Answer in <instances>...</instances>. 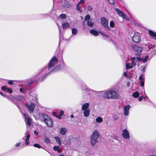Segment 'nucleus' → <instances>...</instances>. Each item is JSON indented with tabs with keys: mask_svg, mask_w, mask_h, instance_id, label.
I'll return each instance as SVG.
<instances>
[{
	"mask_svg": "<svg viewBox=\"0 0 156 156\" xmlns=\"http://www.w3.org/2000/svg\"><path fill=\"white\" fill-rule=\"evenodd\" d=\"M119 94L115 91L110 90L105 91L103 95V97L108 99H116L118 97Z\"/></svg>",
	"mask_w": 156,
	"mask_h": 156,
	"instance_id": "1",
	"label": "nucleus"
},
{
	"mask_svg": "<svg viewBox=\"0 0 156 156\" xmlns=\"http://www.w3.org/2000/svg\"><path fill=\"white\" fill-rule=\"evenodd\" d=\"M99 136V134L98 130H95L91 136L90 142L91 146H94L98 141V139Z\"/></svg>",
	"mask_w": 156,
	"mask_h": 156,
	"instance_id": "2",
	"label": "nucleus"
},
{
	"mask_svg": "<svg viewBox=\"0 0 156 156\" xmlns=\"http://www.w3.org/2000/svg\"><path fill=\"white\" fill-rule=\"evenodd\" d=\"M40 116L41 118H42L44 122L49 127H52L53 126L52 121L49 117L44 113H41L40 115Z\"/></svg>",
	"mask_w": 156,
	"mask_h": 156,
	"instance_id": "3",
	"label": "nucleus"
},
{
	"mask_svg": "<svg viewBox=\"0 0 156 156\" xmlns=\"http://www.w3.org/2000/svg\"><path fill=\"white\" fill-rule=\"evenodd\" d=\"M100 21L101 23L103 26L108 30L110 29V28L109 27L108 25V21L105 18L101 17L100 19Z\"/></svg>",
	"mask_w": 156,
	"mask_h": 156,
	"instance_id": "4",
	"label": "nucleus"
},
{
	"mask_svg": "<svg viewBox=\"0 0 156 156\" xmlns=\"http://www.w3.org/2000/svg\"><path fill=\"white\" fill-rule=\"evenodd\" d=\"M57 59L55 57H53L50 62L48 67V69H50L53 67L55 64L57 62Z\"/></svg>",
	"mask_w": 156,
	"mask_h": 156,
	"instance_id": "5",
	"label": "nucleus"
},
{
	"mask_svg": "<svg viewBox=\"0 0 156 156\" xmlns=\"http://www.w3.org/2000/svg\"><path fill=\"white\" fill-rule=\"evenodd\" d=\"M132 40L134 42L136 43H139L141 40L140 34L138 33L134 34V35L132 38Z\"/></svg>",
	"mask_w": 156,
	"mask_h": 156,
	"instance_id": "6",
	"label": "nucleus"
},
{
	"mask_svg": "<svg viewBox=\"0 0 156 156\" xmlns=\"http://www.w3.org/2000/svg\"><path fill=\"white\" fill-rule=\"evenodd\" d=\"M25 105L30 112H33L35 108V105L33 103H31L30 105L28 104H25Z\"/></svg>",
	"mask_w": 156,
	"mask_h": 156,
	"instance_id": "7",
	"label": "nucleus"
},
{
	"mask_svg": "<svg viewBox=\"0 0 156 156\" xmlns=\"http://www.w3.org/2000/svg\"><path fill=\"white\" fill-rule=\"evenodd\" d=\"M23 115L25 118V120L27 121V123L29 126H30L32 122V119L29 117L28 114L23 113Z\"/></svg>",
	"mask_w": 156,
	"mask_h": 156,
	"instance_id": "8",
	"label": "nucleus"
},
{
	"mask_svg": "<svg viewBox=\"0 0 156 156\" xmlns=\"http://www.w3.org/2000/svg\"><path fill=\"white\" fill-rule=\"evenodd\" d=\"M122 136L124 139H129L130 138L129 132L126 129L122 130Z\"/></svg>",
	"mask_w": 156,
	"mask_h": 156,
	"instance_id": "9",
	"label": "nucleus"
},
{
	"mask_svg": "<svg viewBox=\"0 0 156 156\" xmlns=\"http://www.w3.org/2000/svg\"><path fill=\"white\" fill-rule=\"evenodd\" d=\"M115 10L116 11L117 13H118V14L120 16H121L122 18L125 19H128L127 16L125 14H124L123 13H122L121 11L120 10L117 9H115Z\"/></svg>",
	"mask_w": 156,
	"mask_h": 156,
	"instance_id": "10",
	"label": "nucleus"
},
{
	"mask_svg": "<svg viewBox=\"0 0 156 156\" xmlns=\"http://www.w3.org/2000/svg\"><path fill=\"white\" fill-rule=\"evenodd\" d=\"M130 108V105H128L124 107V115H129V111Z\"/></svg>",
	"mask_w": 156,
	"mask_h": 156,
	"instance_id": "11",
	"label": "nucleus"
},
{
	"mask_svg": "<svg viewBox=\"0 0 156 156\" xmlns=\"http://www.w3.org/2000/svg\"><path fill=\"white\" fill-rule=\"evenodd\" d=\"M133 48L134 49L139 53H140L143 50V48L141 47L136 45L133 46Z\"/></svg>",
	"mask_w": 156,
	"mask_h": 156,
	"instance_id": "12",
	"label": "nucleus"
},
{
	"mask_svg": "<svg viewBox=\"0 0 156 156\" xmlns=\"http://www.w3.org/2000/svg\"><path fill=\"white\" fill-rule=\"evenodd\" d=\"M69 24L66 22H64L62 24V27L63 29H67L69 27Z\"/></svg>",
	"mask_w": 156,
	"mask_h": 156,
	"instance_id": "13",
	"label": "nucleus"
},
{
	"mask_svg": "<svg viewBox=\"0 0 156 156\" xmlns=\"http://www.w3.org/2000/svg\"><path fill=\"white\" fill-rule=\"evenodd\" d=\"M67 129L66 128L62 127L60 129V132L61 134L64 135L67 132Z\"/></svg>",
	"mask_w": 156,
	"mask_h": 156,
	"instance_id": "14",
	"label": "nucleus"
},
{
	"mask_svg": "<svg viewBox=\"0 0 156 156\" xmlns=\"http://www.w3.org/2000/svg\"><path fill=\"white\" fill-rule=\"evenodd\" d=\"M89 106V104L88 103H86L82 105V110L89 109H88Z\"/></svg>",
	"mask_w": 156,
	"mask_h": 156,
	"instance_id": "15",
	"label": "nucleus"
},
{
	"mask_svg": "<svg viewBox=\"0 0 156 156\" xmlns=\"http://www.w3.org/2000/svg\"><path fill=\"white\" fill-rule=\"evenodd\" d=\"M30 137V134L29 133H27L26 138L25 140V144L28 145L29 144V140Z\"/></svg>",
	"mask_w": 156,
	"mask_h": 156,
	"instance_id": "16",
	"label": "nucleus"
},
{
	"mask_svg": "<svg viewBox=\"0 0 156 156\" xmlns=\"http://www.w3.org/2000/svg\"><path fill=\"white\" fill-rule=\"evenodd\" d=\"M61 68V66L60 65L57 66L53 69L51 70L50 73H51L52 71H59Z\"/></svg>",
	"mask_w": 156,
	"mask_h": 156,
	"instance_id": "17",
	"label": "nucleus"
},
{
	"mask_svg": "<svg viewBox=\"0 0 156 156\" xmlns=\"http://www.w3.org/2000/svg\"><path fill=\"white\" fill-rule=\"evenodd\" d=\"M83 111V113L84 116L86 117L88 116L90 114V110L89 109H87Z\"/></svg>",
	"mask_w": 156,
	"mask_h": 156,
	"instance_id": "18",
	"label": "nucleus"
},
{
	"mask_svg": "<svg viewBox=\"0 0 156 156\" xmlns=\"http://www.w3.org/2000/svg\"><path fill=\"white\" fill-rule=\"evenodd\" d=\"M137 60L139 61H141L142 60V58L139 57H138L137 58H136L135 57H133L132 58V61L135 62V63H136V62H137Z\"/></svg>",
	"mask_w": 156,
	"mask_h": 156,
	"instance_id": "19",
	"label": "nucleus"
},
{
	"mask_svg": "<svg viewBox=\"0 0 156 156\" xmlns=\"http://www.w3.org/2000/svg\"><path fill=\"white\" fill-rule=\"evenodd\" d=\"M149 34L152 37H154V39H155L156 37V34L151 30H149L148 31Z\"/></svg>",
	"mask_w": 156,
	"mask_h": 156,
	"instance_id": "20",
	"label": "nucleus"
},
{
	"mask_svg": "<svg viewBox=\"0 0 156 156\" xmlns=\"http://www.w3.org/2000/svg\"><path fill=\"white\" fill-rule=\"evenodd\" d=\"M82 89L86 92H88L90 90V89L86 85H84L82 87Z\"/></svg>",
	"mask_w": 156,
	"mask_h": 156,
	"instance_id": "21",
	"label": "nucleus"
},
{
	"mask_svg": "<svg viewBox=\"0 0 156 156\" xmlns=\"http://www.w3.org/2000/svg\"><path fill=\"white\" fill-rule=\"evenodd\" d=\"M55 139L56 142L59 145L61 144V140L59 137L56 136L55 137Z\"/></svg>",
	"mask_w": 156,
	"mask_h": 156,
	"instance_id": "22",
	"label": "nucleus"
},
{
	"mask_svg": "<svg viewBox=\"0 0 156 156\" xmlns=\"http://www.w3.org/2000/svg\"><path fill=\"white\" fill-rule=\"evenodd\" d=\"M96 121L98 123H101L103 121V119L101 117H99L96 119Z\"/></svg>",
	"mask_w": 156,
	"mask_h": 156,
	"instance_id": "23",
	"label": "nucleus"
},
{
	"mask_svg": "<svg viewBox=\"0 0 156 156\" xmlns=\"http://www.w3.org/2000/svg\"><path fill=\"white\" fill-rule=\"evenodd\" d=\"M140 95V94L139 92L137 91H136L134 92L133 94V96L135 98H136L138 97Z\"/></svg>",
	"mask_w": 156,
	"mask_h": 156,
	"instance_id": "24",
	"label": "nucleus"
},
{
	"mask_svg": "<svg viewBox=\"0 0 156 156\" xmlns=\"http://www.w3.org/2000/svg\"><path fill=\"white\" fill-rule=\"evenodd\" d=\"M90 33L94 36H97L98 34V32L94 30H91L90 31Z\"/></svg>",
	"mask_w": 156,
	"mask_h": 156,
	"instance_id": "25",
	"label": "nucleus"
},
{
	"mask_svg": "<svg viewBox=\"0 0 156 156\" xmlns=\"http://www.w3.org/2000/svg\"><path fill=\"white\" fill-rule=\"evenodd\" d=\"M72 34L73 35H76L78 32L77 30L75 28H72Z\"/></svg>",
	"mask_w": 156,
	"mask_h": 156,
	"instance_id": "26",
	"label": "nucleus"
},
{
	"mask_svg": "<svg viewBox=\"0 0 156 156\" xmlns=\"http://www.w3.org/2000/svg\"><path fill=\"white\" fill-rule=\"evenodd\" d=\"M66 15L64 14H62L60 15L59 16V18L62 19H66Z\"/></svg>",
	"mask_w": 156,
	"mask_h": 156,
	"instance_id": "27",
	"label": "nucleus"
},
{
	"mask_svg": "<svg viewBox=\"0 0 156 156\" xmlns=\"http://www.w3.org/2000/svg\"><path fill=\"white\" fill-rule=\"evenodd\" d=\"M87 24L88 26L92 27L94 25V23L91 20L88 21L87 22Z\"/></svg>",
	"mask_w": 156,
	"mask_h": 156,
	"instance_id": "28",
	"label": "nucleus"
},
{
	"mask_svg": "<svg viewBox=\"0 0 156 156\" xmlns=\"http://www.w3.org/2000/svg\"><path fill=\"white\" fill-rule=\"evenodd\" d=\"M44 142L47 144H49L51 143V140L48 138L46 137L45 138Z\"/></svg>",
	"mask_w": 156,
	"mask_h": 156,
	"instance_id": "29",
	"label": "nucleus"
},
{
	"mask_svg": "<svg viewBox=\"0 0 156 156\" xmlns=\"http://www.w3.org/2000/svg\"><path fill=\"white\" fill-rule=\"evenodd\" d=\"M149 56L148 55H147L145 58L143 59L142 58V60L143 62H145L147 61V60Z\"/></svg>",
	"mask_w": 156,
	"mask_h": 156,
	"instance_id": "30",
	"label": "nucleus"
},
{
	"mask_svg": "<svg viewBox=\"0 0 156 156\" xmlns=\"http://www.w3.org/2000/svg\"><path fill=\"white\" fill-rule=\"evenodd\" d=\"M90 19V16L89 15H87L85 18V21H90L89 20Z\"/></svg>",
	"mask_w": 156,
	"mask_h": 156,
	"instance_id": "31",
	"label": "nucleus"
},
{
	"mask_svg": "<svg viewBox=\"0 0 156 156\" xmlns=\"http://www.w3.org/2000/svg\"><path fill=\"white\" fill-rule=\"evenodd\" d=\"M131 67V65L129 63H126V68L127 69H131L132 68H130Z\"/></svg>",
	"mask_w": 156,
	"mask_h": 156,
	"instance_id": "32",
	"label": "nucleus"
},
{
	"mask_svg": "<svg viewBox=\"0 0 156 156\" xmlns=\"http://www.w3.org/2000/svg\"><path fill=\"white\" fill-rule=\"evenodd\" d=\"M110 26L111 27H114L115 26V23L113 21H111L110 22Z\"/></svg>",
	"mask_w": 156,
	"mask_h": 156,
	"instance_id": "33",
	"label": "nucleus"
},
{
	"mask_svg": "<svg viewBox=\"0 0 156 156\" xmlns=\"http://www.w3.org/2000/svg\"><path fill=\"white\" fill-rule=\"evenodd\" d=\"M34 146L36 147H37L39 148H41V146H40L38 144H34Z\"/></svg>",
	"mask_w": 156,
	"mask_h": 156,
	"instance_id": "34",
	"label": "nucleus"
},
{
	"mask_svg": "<svg viewBox=\"0 0 156 156\" xmlns=\"http://www.w3.org/2000/svg\"><path fill=\"white\" fill-rule=\"evenodd\" d=\"M108 2L110 4H113L115 3L114 0H108Z\"/></svg>",
	"mask_w": 156,
	"mask_h": 156,
	"instance_id": "35",
	"label": "nucleus"
},
{
	"mask_svg": "<svg viewBox=\"0 0 156 156\" xmlns=\"http://www.w3.org/2000/svg\"><path fill=\"white\" fill-rule=\"evenodd\" d=\"M59 148V147L58 146H54L53 147V149L55 151H57Z\"/></svg>",
	"mask_w": 156,
	"mask_h": 156,
	"instance_id": "36",
	"label": "nucleus"
},
{
	"mask_svg": "<svg viewBox=\"0 0 156 156\" xmlns=\"http://www.w3.org/2000/svg\"><path fill=\"white\" fill-rule=\"evenodd\" d=\"M6 90L10 93H12V90L11 89H10L8 88H7Z\"/></svg>",
	"mask_w": 156,
	"mask_h": 156,
	"instance_id": "37",
	"label": "nucleus"
},
{
	"mask_svg": "<svg viewBox=\"0 0 156 156\" xmlns=\"http://www.w3.org/2000/svg\"><path fill=\"white\" fill-rule=\"evenodd\" d=\"M93 8L90 5H88L87 7V9L88 11H90L92 10Z\"/></svg>",
	"mask_w": 156,
	"mask_h": 156,
	"instance_id": "38",
	"label": "nucleus"
},
{
	"mask_svg": "<svg viewBox=\"0 0 156 156\" xmlns=\"http://www.w3.org/2000/svg\"><path fill=\"white\" fill-rule=\"evenodd\" d=\"M144 80L140 81V85L141 86H144Z\"/></svg>",
	"mask_w": 156,
	"mask_h": 156,
	"instance_id": "39",
	"label": "nucleus"
},
{
	"mask_svg": "<svg viewBox=\"0 0 156 156\" xmlns=\"http://www.w3.org/2000/svg\"><path fill=\"white\" fill-rule=\"evenodd\" d=\"M136 65V63L132 62L131 64V67L130 68H133V67Z\"/></svg>",
	"mask_w": 156,
	"mask_h": 156,
	"instance_id": "40",
	"label": "nucleus"
},
{
	"mask_svg": "<svg viewBox=\"0 0 156 156\" xmlns=\"http://www.w3.org/2000/svg\"><path fill=\"white\" fill-rule=\"evenodd\" d=\"M8 83L11 85H12L13 84V82L12 81V80H10L8 82Z\"/></svg>",
	"mask_w": 156,
	"mask_h": 156,
	"instance_id": "41",
	"label": "nucleus"
},
{
	"mask_svg": "<svg viewBox=\"0 0 156 156\" xmlns=\"http://www.w3.org/2000/svg\"><path fill=\"white\" fill-rule=\"evenodd\" d=\"M64 112L62 110H61L60 111L59 114H60V115L61 116H62V115H63L64 114Z\"/></svg>",
	"mask_w": 156,
	"mask_h": 156,
	"instance_id": "42",
	"label": "nucleus"
},
{
	"mask_svg": "<svg viewBox=\"0 0 156 156\" xmlns=\"http://www.w3.org/2000/svg\"><path fill=\"white\" fill-rule=\"evenodd\" d=\"M118 118V117L116 115H114L113 116V119L114 120H116Z\"/></svg>",
	"mask_w": 156,
	"mask_h": 156,
	"instance_id": "43",
	"label": "nucleus"
},
{
	"mask_svg": "<svg viewBox=\"0 0 156 156\" xmlns=\"http://www.w3.org/2000/svg\"><path fill=\"white\" fill-rule=\"evenodd\" d=\"M23 98L22 96H20L19 97L17 98V100L21 101V100H22L23 99Z\"/></svg>",
	"mask_w": 156,
	"mask_h": 156,
	"instance_id": "44",
	"label": "nucleus"
},
{
	"mask_svg": "<svg viewBox=\"0 0 156 156\" xmlns=\"http://www.w3.org/2000/svg\"><path fill=\"white\" fill-rule=\"evenodd\" d=\"M6 88L5 86H3L2 87L1 89L3 90H6Z\"/></svg>",
	"mask_w": 156,
	"mask_h": 156,
	"instance_id": "45",
	"label": "nucleus"
},
{
	"mask_svg": "<svg viewBox=\"0 0 156 156\" xmlns=\"http://www.w3.org/2000/svg\"><path fill=\"white\" fill-rule=\"evenodd\" d=\"M143 98V97H142V96L138 98V100L139 101H141L142 100Z\"/></svg>",
	"mask_w": 156,
	"mask_h": 156,
	"instance_id": "46",
	"label": "nucleus"
},
{
	"mask_svg": "<svg viewBox=\"0 0 156 156\" xmlns=\"http://www.w3.org/2000/svg\"><path fill=\"white\" fill-rule=\"evenodd\" d=\"M139 80L141 81L142 80H143V78L142 77V75H140L139 77Z\"/></svg>",
	"mask_w": 156,
	"mask_h": 156,
	"instance_id": "47",
	"label": "nucleus"
},
{
	"mask_svg": "<svg viewBox=\"0 0 156 156\" xmlns=\"http://www.w3.org/2000/svg\"><path fill=\"white\" fill-rule=\"evenodd\" d=\"M34 133L36 135H37L38 134V132L37 131H34Z\"/></svg>",
	"mask_w": 156,
	"mask_h": 156,
	"instance_id": "48",
	"label": "nucleus"
},
{
	"mask_svg": "<svg viewBox=\"0 0 156 156\" xmlns=\"http://www.w3.org/2000/svg\"><path fill=\"white\" fill-rule=\"evenodd\" d=\"M76 9L78 11H80V9L79 6H76Z\"/></svg>",
	"mask_w": 156,
	"mask_h": 156,
	"instance_id": "49",
	"label": "nucleus"
},
{
	"mask_svg": "<svg viewBox=\"0 0 156 156\" xmlns=\"http://www.w3.org/2000/svg\"><path fill=\"white\" fill-rule=\"evenodd\" d=\"M20 144V143H16V144H15V146L16 147H18V146H19Z\"/></svg>",
	"mask_w": 156,
	"mask_h": 156,
	"instance_id": "50",
	"label": "nucleus"
},
{
	"mask_svg": "<svg viewBox=\"0 0 156 156\" xmlns=\"http://www.w3.org/2000/svg\"><path fill=\"white\" fill-rule=\"evenodd\" d=\"M80 3H83L84 2V0H80L79 2Z\"/></svg>",
	"mask_w": 156,
	"mask_h": 156,
	"instance_id": "51",
	"label": "nucleus"
},
{
	"mask_svg": "<svg viewBox=\"0 0 156 156\" xmlns=\"http://www.w3.org/2000/svg\"><path fill=\"white\" fill-rule=\"evenodd\" d=\"M57 151L59 153H60L61 151V150L59 148V149L57 150Z\"/></svg>",
	"mask_w": 156,
	"mask_h": 156,
	"instance_id": "52",
	"label": "nucleus"
},
{
	"mask_svg": "<svg viewBox=\"0 0 156 156\" xmlns=\"http://www.w3.org/2000/svg\"><path fill=\"white\" fill-rule=\"evenodd\" d=\"M126 85L127 87H129L130 86V83L129 82H128L126 83Z\"/></svg>",
	"mask_w": 156,
	"mask_h": 156,
	"instance_id": "53",
	"label": "nucleus"
},
{
	"mask_svg": "<svg viewBox=\"0 0 156 156\" xmlns=\"http://www.w3.org/2000/svg\"><path fill=\"white\" fill-rule=\"evenodd\" d=\"M20 92H22L23 91V89L22 88H20Z\"/></svg>",
	"mask_w": 156,
	"mask_h": 156,
	"instance_id": "54",
	"label": "nucleus"
},
{
	"mask_svg": "<svg viewBox=\"0 0 156 156\" xmlns=\"http://www.w3.org/2000/svg\"><path fill=\"white\" fill-rule=\"evenodd\" d=\"M61 116L60 115H58L57 116V118H58L59 119H60L61 118Z\"/></svg>",
	"mask_w": 156,
	"mask_h": 156,
	"instance_id": "55",
	"label": "nucleus"
},
{
	"mask_svg": "<svg viewBox=\"0 0 156 156\" xmlns=\"http://www.w3.org/2000/svg\"><path fill=\"white\" fill-rule=\"evenodd\" d=\"M124 76H127V74L126 72H124L123 73Z\"/></svg>",
	"mask_w": 156,
	"mask_h": 156,
	"instance_id": "56",
	"label": "nucleus"
},
{
	"mask_svg": "<svg viewBox=\"0 0 156 156\" xmlns=\"http://www.w3.org/2000/svg\"><path fill=\"white\" fill-rule=\"evenodd\" d=\"M145 67H143V68L142 70L144 72V71H145Z\"/></svg>",
	"mask_w": 156,
	"mask_h": 156,
	"instance_id": "57",
	"label": "nucleus"
},
{
	"mask_svg": "<svg viewBox=\"0 0 156 156\" xmlns=\"http://www.w3.org/2000/svg\"><path fill=\"white\" fill-rule=\"evenodd\" d=\"M104 36H105L107 37H109V36L108 35H107V34H104Z\"/></svg>",
	"mask_w": 156,
	"mask_h": 156,
	"instance_id": "58",
	"label": "nucleus"
},
{
	"mask_svg": "<svg viewBox=\"0 0 156 156\" xmlns=\"http://www.w3.org/2000/svg\"><path fill=\"white\" fill-rule=\"evenodd\" d=\"M0 94L3 97H5L4 95L1 92H0Z\"/></svg>",
	"mask_w": 156,
	"mask_h": 156,
	"instance_id": "59",
	"label": "nucleus"
},
{
	"mask_svg": "<svg viewBox=\"0 0 156 156\" xmlns=\"http://www.w3.org/2000/svg\"><path fill=\"white\" fill-rule=\"evenodd\" d=\"M49 74V73H48V74H47L42 79V80H43V79H44L45 77H46V76L47 75H48V74Z\"/></svg>",
	"mask_w": 156,
	"mask_h": 156,
	"instance_id": "60",
	"label": "nucleus"
},
{
	"mask_svg": "<svg viewBox=\"0 0 156 156\" xmlns=\"http://www.w3.org/2000/svg\"><path fill=\"white\" fill-rule=\"evenodd\" d=\"M100 34H101L103 35H104V33L103 32H100Z\"/></svg>",
	"mask_w": 156,
	"mask_h": 156,
	"instance_id": "61",
	"label": "nucleus"
},
{
	"mask_svg": "<svg viewBox=\"0 0 156 156\" xmlns=\"http://www.w3.org/2000/svg\"><path fill=\"white\" fill-rule=\"evenodd\" d=\"M70 117H71L73 118V117L74 116H73V115H71Z\"/></svg>",
	"mask_w": 156,
	"mask_h": 156,
	"instance_id": "62",
	"label": "nucleus"
},
{
	"mask_svg": "<svg viewBox=\"0 0 156 156\" xmlns=\"http://www.w3.org/2000/svg\"><path fill=\"white\" fill-rule=\"evenodd\" d=\"M80 2H79V3H78L77 4V6H78L80 5Z\"/></svg>",
	"mask_w": 156,
	"mask_h": 156,
	"instance_id": "63",
	"label": "nucleus"
},
{
	"mask_svg": "<svg viewBox=\"0 0 156 156\" xmlns=\"http://www.w3.org/2000/svg\"><path fill=\"white\" fill-rule=\"evenodd\" d=\"M147 95H146V96H145V97H143V98H144V99H146V97H147Z\"/></svg>",
	"mask_w": 156,
	"mask_h": 156,
	"instance_id": "64",
	"label": "nucleus"
}]
</instances>
